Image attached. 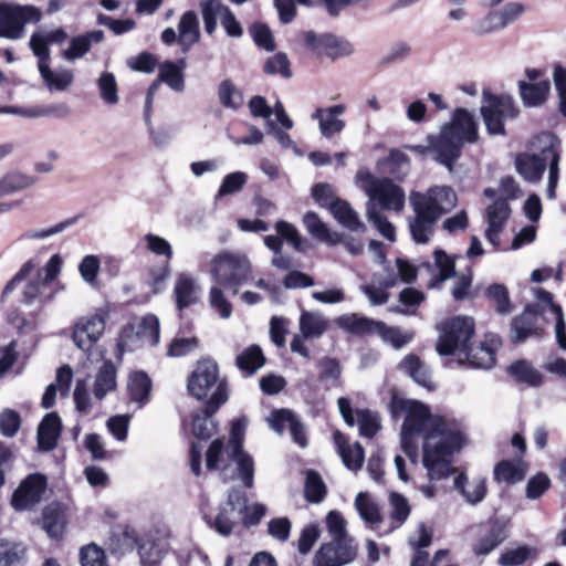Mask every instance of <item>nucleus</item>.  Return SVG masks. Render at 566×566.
<instances>
[{
    "instance_id": "1",
    "label": "nucleus",
    "mask_w": 566,
    "mask_h": 566,
    "mask_svg": "<svg viewBox=\"0 0 566 566\" xmlns=\"http://www.w3.org/2000/svg\"><path fill=\"white\" fill-rule=\"evenodd\" d=\"M394 419L403 418L400 440L412 463L422 441V464L430 480H442L454 472L453 455L468 443L465 427L459 419L432 413L429 406L394 394L389 403Z\"/></svg>"
},
{
    "instance_id": "2",
    "label": "nucleus",
    "mask_w": 566,
    "mask_h": 566,
    "mask_svg": "<svg viewBox=\"0 0 566 566\" xmlns=\"http://www.w3.org/2000/svg\"><path fill=\"white\" fill-rule=\"evenodd\" d=\"M560 142L552 133L536 135L530 146V151L516 156L517 172L528 182H538L548 168L546 196L556 198V188L559 178Z\"/></svg>"
},
{
    "instance_id": "3",
    "label": "nucleus",
    "mask_w": 566,
    "mask_h": 566,
    "mask_svg": "<svg viewBox=\"0 0 566 566\" xmlns=\"http://www.w3.org/2000/svg\"><path fill=\"white\" fill-rule=\"evenodd\" d=\"M479 139V125L474 114L465 108H457L449 124L441 127L436 136H429L430 148L434 160L452 171L454 163L460 158L465 144H474Z\"/></svg>"
},
{
    "instance_id": "4",
    "label": "nucleus",
    "mask_w": 566,
    "mask_h": 566,
    "mask_svg": "<svg viewBox=\"0 0 566 566\" xmlns=\"http://www.w3.org/2000/svg\"><path fill=\"white\" fill-rule=\"evenodd\" d=\"M206 467L209 471H218L227 482L241 479L245 488L254 482V462L247 452L233 451L223 439L213 440L206 453Z\"/></svg>"
},
{
    "instance_id": "5",
    "label": "nucleus",
    "mask_w": 566,
    "mask_h": 566,
    "mask_svg": "<svg viewBox=\"0 0 566 566\" xmlns=\"http://www.w3.org/2000/svg\"><path fill=\"white\" fill-rule=\"evenodd\" d=\"M189 394L198 400L209 397L208 410L217 411L229 398L227 380L219 376L218 364L212 359L198 361L187 385Z\"/></svg>"
},
{
    "instance_id": "6",
    "label": "nucleus",
    "mask_w": 566,
    "mask_h": 566,
    "mask_svg": "<svg viewBox=\"0 0 566 566\" xmlns=\"http://www.w3.org/2000/svg\"><path fill=\"white\" fill-rule=\"evenodd\" d=\"M356 182L368 196L369 208L399 212L405 206V191L388 178H377L367 169H359Z\"/></svg>"
},
{
    "instance_id": "7",
    "label": "nucleus",
    "mask_w": 566,
    "mask_h": 566,
    "mask_svg": "<svg viewBox=\"0 0 566 566\" xmlns=\"http://www.w3.org/2000/svg\"><path fill=\"white\" fill-rule=\"evenodd\" d=\"M252 263L245 254L221 252L211 260V276L218 285L232 290L233 294L252 279Z\"/></svg>"
},
{
    "instance_id": "8",
    "label": "nucleus",
    "mask_w": 566,
    "mask_h": 566,
    "mask_svg": "<svg viewBox=\"0 0 566 566\" xmlns=\"http://www.w3.org/2000/svg\"><path fill=\"white\" fill-rule=\"evenodd\" d=\"M247 496L241 490L232 489L227 501L219 506L218 513L212 514L205 507L201 509L202 518L207 525L221 536H229L233 528L242 520L247 509Z\"/></svg>"
},
{
    "instance_id": "9",
    "label": "nucleus",
    "mask_w": 566,
    "mask_h": 566,
    "mask_svg": "<svg viewBox=\"0 0 566 566\" xmlns=\"http://www.w3.org/2000/svg\"><path fill=\"white\" fill-rule=\"evenodd\" d=\"M483 104L480 108L486 130L490 135H504V122L517 116L518 109L509 95H494L483 91Z\"/></svg>"
},
{
    "instance_id": "10",
    "label": "nucleus",
    "mask_w": 566,
    "mask_h": 566,
    "mask_svg": "<svg viewBox=\"0 0 566 566\" xmlns=\"http://www.w3.org/2000/svg\"><path fill=\"white\" fill-rule=\"evenodd\" d=\"M409 200L412 209L439 220L457 206L458 197L449 186H432L426 192L412 191Z\"/></svg>"
},
{
    "instance_id": "11",
    "label": "nucleus",
    "mask_w": 566,
    "mask_h": 566,
    "mask_svg": "<svg viewBox=\"0 0 566 566\" xmlns=\"http://www.w3.org/2000/svg\"><path fill=\"white\" fill-rule=\"evenodd\" d=\"M40 19L41 11L33 6L0 2V38L19 40L25 33V24Z\"/></svg>"
},
{
    "instance_id": "12",
    "label": "nucleus",
    "mask_w": 566,
    "mask_h": 566,
    "mask_svg": "<svg viewBox=\"0 0 566 566\" xmlns=\"http://www.w3.org/2000/svg\"><path fill=\"white\" fill-rule=\"evenodd\" d=\"M474 334V321L469 316H455L446 322L437 343L440 355L448 356L467 349Z\"/></svg>"
},
{
    "instance_id": "13",
    "label": "nucleus",
    "mask_w": 566,
    "mask_h": 566,
    "mask_svg": "<svg viewBox=\"0 0 566 566\" xmlns=\"http://www.w3.org/2000/svg\"><path fill=\"white\" fill-rule=\"evenodd\" d=\"M200 10L205 31L212 35L218 27V19L228 36L239 39L243 35V28L232 10L221 0H201Z\"/></svg>"
},
{
    "instance_id": "14",
    "label": "nucleus",
    "mask_w": 566,
    "mask_h": 566,
    "mask_svg": "<svg viewBox=\"0 0 566 566\" xmlns=\"http://www.w3.org/2000/svg\"><path fill=\"white\" fill-rule=\"evenodd\" d=\"M48 486L46 476L41 473L29 474L21 481L12 494L11 506L15 511H29L39 504Z\"/></svg>"
},
{
    "instance_id": "15",
    "label": "nucleus",
    "mask_w": 566,
    "mask_h": 566,
    "mask_svg": "<svg viewBox=\"0 0 566 566\" xmlns=\"http://www.w3.org/2000/svg\"><path fill=\"white\" fill-rule=\"evenodd\" d=\"M303 38L305 45L310 50L318 55H326L332 60L349 56L354 53V46L350 42L329 33L317 35L313 31H306Z\"/></svg>"
},
{
    "instance_id": "16",
    "label": "nucleus",
    "mask_w": 566,
    "mask_h": 566,
    "mask_svg": "<svg viewBox=\"0 0 566 566\" xmlns=\"http://www.w3.org/2000/svg\"><path fill=\"white\" fill-rule=\"evenodd\" d=\"M106 317L102 311L80 318L74 325L72 338L83 352H88L105 331Z\"/></svg>"
},
{
    "instance_id": "17",
    "label": "nucleus",
    "mask_w": 566,
    "mask_h": 566,
    "mask_svg": "<svg viewBox=\"0 0 566 566\" xmlns=\"http://www.w3.org/2000/svg\"><path fill=\"white\" fill-rule=\"evenodd\" d=\"M356 546L353 541H343L323 544L315 554V566H343L356 557Z\"/></svg>"
},
{
    "instance_id": "18",
    "label": "nucleus",
    "mask_w": 566,
    "mask_h": 566,
    "mask_svg": "<svg viewBox=\"0 0 566 566\" xmlns=\"http://www.w3.org/2000/svg\"><path fill=\"white\" fill-rule=\"evenodd\" d=\"M501 338L495 334H486L483 343L471 346L467 345L465 350L459 355H464L469 365L474 368L489 369L495 364V353L501 347Z\"/></svg>"
},
{
    "instance_id": "19",
    "label": "nucleus",
    "mask_w": 566,
    "mask_h": 566,
    "mask_svg": "<svg viewBox=\"0 0 566 566\" xmlns=\"http://www.w3.org/2000/svg\"><path fill=\"white\" fill-rule=\"evenodd\" d=\"M511 216V207L506 200L502 198L495 199L485 209V220L488 228L485 230L486 240L497 248L501 244V233Z\"/></svg>"
},
{
    "instance_id": "20",
    "label": "nucleus",
    "mask_w": 566,
    "mask_h": 566,
    "mask_svg": "<svg viewBox=\"0 0 566 566\" xmlns=\"http://www.w3.org/2000/svg\"><path fill=\"white\" fill-rule=\"evenodd\" d=\"M397 282V274L392 270L385 269L381 273H374L371 282L360 285L359 290L371 306H380L389 301L388 290L396 286Z\"/></svg>"
},
{
    "instance_id": "21",
    "label": "nucleus",
    "mask_w": 566,
    "mask_h": 566,
    "mask_svg": "<svg viewBox=\"0 0 566 566\" xmlns=\"http://www.w3.org/2000/svg\"><path fill=\"white\" fill-rule=\"evenodd\" d=\"M347 107L345 104H336L328 107H317L311 115V118L317 122L318 130L324 138H332L334 135L340 134L346 123L339 118Z\"/></svg>"
},
{
    "instance_id": "22",
    "label": "nucleus",
    "mask_w": 566,
    "mask_h": 566,
    "mask_svg": "<svg viewBox=\"0 0 566 566\" xmlns=\"http://www.w3.org/2000/svg\"><path fill=\"white\" fill-rule=\"evenodd\" d=\"M433 265L429 261H424L420 264L419 269H426L430 273L436 269L438 274L432 275L428 286L430 289H439L444 281L455 276V261L441 249L433 251Z\"/></svg>"
},
{
    "instance_id": "23",
    "label": "nucleus",
    "mask_w": 566,
    "mask_h": 566,
    "mask_svg": "<svg viewBox=\"0 0 566 566\" xmlns=\"http://www.w3.org/2000/svg\"><path fill=\"white\" fill-rule=\"evenodd\" d=\"M538 310L535 305H528L523 313L512 321L511 339L513 343H522L537 334Z\"/></svg>"
},
{
    "instance_id": "24",
    "label": "nucleus",
    "mask_w": 566,
    "mask_h": 566,
    "mask_svg": "<svg viewBox=\"0 0 566 566\" xmlns=\"http://www.w3.org/2000/svg\"><path fill=\"white\" fill-rule=\"evenodd\" d=\"M174 296L179 311L195 304L199 298V286L195 276L188 272L179 273L175 281Z\"/></svg>"
},
{
    "instance_id": "25",
    "label": "nucleus",
    "mask_w": 566,
    "mask_h": 566,
    "mask_svg": "<svg viewBox=\"0 0 566 566\" xmlns=\"http://www.w3.org/2000/svg\"><path fill=\"white\" fill-rule=\"evenodd\" d=\"M453 486L470 505L481 503L488 492L486 480L484 478H476L469 481L464 473H460L454 478Z\"/></svg>"
},
{
    "instance_id": "26",
    "label": "nucleus",
    "mask_w": 566,
    "mask_h": 566,
    "mask_svg": "<svg viewBox=\"0 0 566 566\" xmlns=\"http://www.w3.org/2000/svg\"><path fill=\"white\" fill-rule=\"evenodd\" d=\"M116 367L112 360H105L98 368L94 382L93 395L96 400L102 401L109 392L115 391L117 387Z\"/></svg>"
},
{
    "instance_id": "27",
    "label": "nucleus",
    "mask_w": 566,
    "mask_h": 566,
    "mask_svg": "<svg viewBox=\"0 0 566 566\" xmlns=\"http://www.w3.org/2000/svg\"><path fill=\"white\" fill-rule=\"evenodd\" d=\"M103 39L104 32L101 30L74 36L71 39L69 48L61 52V56L69 62L78 60L90 51L93 43H99Z\"/></svg>"
},
{
    "instance_id": "28",
    "label": "nucleus",
    "mask_w": 566,
    "mask_h": 566,
    "mask_svg": "<svg viewBox=\"0 0 566 566\" xmlns=\"http://www.w3.org/2000/svg\"><path fill=\"white\" fill-rule=\"evenodd\" d=\"M61 419L55 412L48 413L38 428V443L43 451H51L56 447L61 431Z\"/></svg>"
},
{
    "instance_id": "29",
    "label": "nucleus",
    "mask_w": 566,
    "mask_h": 566,
    "mask_svg": "<svg viewBox=\"0 0 566 566\" xmlns=\"http://www.w3.org/2000/svg\"><path fill=\"white\" fill-rule=\"evenodd\" d=\"M509 536L507 524L499 518L489 523L488 533L476 543L474 552L476 555H488Z\"/></svg>"
},
{
    "instance_id": "30",
    "label": "nucleus",
    "mask_w": 566,
    "mask_h": 566,
    "mask_svg": "<svg viewBox=\"0 0 566 566\" xmlns=\"http://www.w3.org/2000/svg\"><path fill=\"white\" fill-rule=\"evenodd\" d=\"M334 441L344 465L353 471L359 470L364 462L361 444L359 442H355L353 446L348 444L346 437L340 432H335Z\"/></svg>"
},
{
    "instance_id": "31",
    "label": "nucleus",
    "mask_w": 566,
    "mask_h": 566,
    "mask_svg": "<svg viewBox=\"0 0 566 566\" xmlns=\"http://www.w3.org/2000/svg\"><path fill=\"white\" fill-rule=\"evenodd\" d=\"M355 509L364 521V523L371 530L376 531L382 522V516L378 503L371 497L369 493L359 492L355 499Z\"/></svg>"
},
{
    "instance_id": "32",
    "label": "nucleus",
    "mask_w": 566,
    "mask_h": 566,
    "mask_svg": "<svg viewBox=\"0 0 566 566\" xmlns=\"http://www.w3.org/2000/svg\"><path fill=\"white\" fill-rule=\"evenodd\" d=\"M178 43L182 52H187L200 39L199 21L193 11L185 12L178 24Z\"/></svg>"
},
{
    "instance_id": "33",
    "label": "nucleus",
    "mask_w": 566,
    "mask_h": 566,
    "mask_svg": "<svg viewBox=\"0 0 566 566\" xmlns=\"http://www.w3.org/2000/svg\"><path fill=\"white\" fill-rule=\"evenodd\" d=\"M412 210L415 216L409 220L412 240L418 244H426L433 235L434 224L438 220L418 209Z\"/></svg>"
},
{
    "instance_id": "34",
    "label": "nucleus",
    "mask_w": 566,
    "mask_h": 566,
    "mask_svg": "<svg viewBox=\"0 0 566 566\" xmlns=\"http://www.w3.org/2000/svg\"><path fill=\"white\" fill-rule=\"evenodd\" d=\"M518 87L524 105L535 107L542 105L546 101L551 91V83L547 78L535 83L520 81Z\"/></svg>"
},
{
    "instance_id": "35",
    "label": "nucleus",
    "mask_w": 566,
    "mask_h": 566,
    "mask_svg": "<svg viewBox=\"0 0 566 566\" xmlns=\"http://www.w3.org/2000/svg\"><path fill=\"white\" fill-rule=\"evenodd\" d=\"M328 321L319 312L303 311L298 319V328L306 339L319 338L327 329Z\"/></svg>"
},
{
    "instance_id": "36",
    "label": "nucleus",
    "mask_w": 566,
    "mask_h": 566,
    "mask_svg": "<svg viewBox=\"0 0 566 566\" xmlns=\"http://www.w3.org/2000/svg\"><path fill=\"white\" fill-rule=\"evenodd\" d=\"M334 218L346 229L353 232H364L366 227L352 206L342 199H336L329 209Z\"/></svg>"
},
{
    "instance_id": "37",
    "label": "nucleus",
    "mask_w": 566,
    "mask_h": 566,
    "mask_svg": "<svg viewBox=\"0 0 566 566\" xmlns=\"http://www.w3.org/2000/svg\"><path fill=\"white\" fill-rule=\"evenodd\" d=\"M379 321H374L359 314H344L336 318L337 326L356 335L375 334Z\"/></svg>"
},
{
    "instance_id": "38",
    "label": "nucleus",
    "mask_w": 566,
    "mask_h": 566,
    "mask_svg": "<svg viewBox=\"0 0 566 566\" xmlns=\"http://www.w3.org/2000/svg\"><path fill=\"white\" fill-rule=\"evenodd\" d=\"M303 224L307 232L315 239L325 242L329 245H335L340 243L342 235L336 232H331L327 224L324 223L318 216L308 211L305 213L303 218Z\"/></svg>"
},
{
    "instance_id": "39",
    "label": "nucleus",
    "mask_w": 566,
    "mask_h": 566,
    "mask_svg": "<svg viewBox=\"0 0 566 566\" xmlns=\"http://www.w3.org/2000/svg\"><path fill=\"white\" fill-rule=\"evenodd\" d=\"M399 369L412 378L419 386L427 389L433 388L429 368L416 355H407L399 363Z\"/></svg>"
},
{
    "instance_id": "40",
    "label": "nucleus",
    "mask_w": 566,
    "mask_h": 566,
    "mask_svg": "<svg viewBox=\"0 0 566 566\" xmlns=\"http://www.w3.org/2000/svg\"><path fill=\"white\" fill-rule=\"evenodd\" d=\"M137 542V533L134 528L117 526L109 536V548L113 554L122 556L134 551Z\"/></svg>"
},
{
    "instance_id": "41",
    "label": "nucleus",
    "mask_w": 566,
    "mask_h": 566,
    "mask_svg": "<svg viewBox=\"0 0 566 566\" xmlns=\"http://www.w3.org/2000/svg\"><path fill=\"white\" fill-rule=\"evenodd\" d=\"M151 381L147 374L135 371L130 374L127 384V390L130 400L138 405V408L146 405L150 397Z\"/></svg>"
},
{
    "instance_id": "42",
    "label": "nucleus",
    "mask_w": 566,
    "mask_h": 566,
    "mask_svg": "<svg viewBox=\"0 0 566 566\" xmlns=\"http://www.w3.org/2000/svg\"><path fill=\"white\" fill-rule=\"evenodd\" d=\"M39 72L50 92H64L74 80L73 72L67 69L52 70L49 65L42 66Z\"/></svg>"
},
{
    "instance_id": "43",
    "label": "nucleus",
    "mask_w": 566,
    "mask_h": 566,
    "mask_svg": "<svg viewBox=\"0 0 566 566\" xmlns=\"http://www.w3.org/2000/svg\"><path fill=\"white\" fill-rule=\"evenodd\" d=\"M493 474L499 483L515 484L525 478L526 470L521 460H503L494 467Z\"/></svg>"
},
{
    "instance_id": "44",
    "label": "nucleus",
    "mask_w": 566,
    "mask_h": 566,
    "mask_svg": "<svg viewBox=\"0 0 566 566\" xmlns=\"http://www.w3.org/2000/svg\"><path fill=\"white\" fill-rule=\"evenodd\" d=\"M265 363L262 349L251 345L237 356L235 365L247 376L255 374Z\"/></svg>"
},
{
    "instance_id": "45",
    "label": "nucleus",
    "mask_w": 566,
    "mask_h": 566,
    "mask_svg": "<svg viewBox=\"0 0 566 566\" xmlns=\"http://www.w3.org/2000/svg\"><path fill=\"white\" fill-rule=\"evenodd\" d=\"M133 322L143 346H156L159 343L160 332L157 316L147 315L143 318H136Z\"/></svg>"
},
{
    "instance_id": "46",
    "label": "nucleus",
    "mask_w": 566,
    "mask_h": 566,
    "mask_svg": "<svg viewBox=\"0 0 566 566\" xmlns=\"http://www.w3.org/2000/svg\"><path fill=\"white\" fill-rule=\"evenodd\" d=\"M218 98L220 104L228 109L237 111L244 103L241 90L231 81L223 80L218 86Z\"/></svg>"
},
{
    "instance_id": "47",
    "label": "nucleus",
    "mask_w": 566,
    "mask_h": 566,
    "mask_svg": "<svg viewBox=\"0 0 566 566\" xmlns=\"http://www.w3.org/2000/svg\"><path fill=\"white\" fill-rule=\"evenodd\" d=\"M509 373L517 381L532 387H538L543 382V375L526 360H517L510 365Z\"/></svg>"
},
{
    "instance_id": "48",
    "label": "nucleus",
    "mask_w": 566,
    "mask_h": 566,
    "mask_svg": "<svg viewBox=\"0 0 566 566\" xmlns=\"http://www.w3.org/2000/svg\"><path fill=\"white\" fill-rule=\"evenodd\" d=\"M216 412L208 410L206 406L200 412L193 413L191 431L196 438L207 440L214 434L217 424L212 420V415Z\"/></svg>"
},
{
    "instance_id": "49",
    "label": "nucleus",
    "mask_w": 566,
    "mask_h": 566,
    "mask_svg": "<svg viewBox=\"0 0 566 566\" xmlns=\"http://www.w3.org/2000/svg\"><path fill=\"white\" fill-rule=\"evenodd\" d=\"M375 334L379 335L384 342L390 344L396 349L406 346L413 338L412 332H407L399 327L387 326L380 321Z\"/></svg>"
},
{
    "instance_id": "50",
    "label": "nucleus",
    "mask_w": 566,
    "mask_h": 566,
    "mask_svg": "<svg viewBox=\"0 0 566 566\" xmlns=\"http://www.w3.org/2000/svg\"><path fill=\"white\" fill-rule=\"evenodd\" d=\"M179 63L181 66H178L172 62H165L159 70V77L161 81L176 92H182L185 88L182 67L186 62L185 60H180Z\"/></svg>"
},
{
    "instance_id": "51",
    "label": "nucleus",
    "mask_w": 566,
    "mask_h": 566,
    "mask_svg": "<svg viewBox=\"0 0 566 566\" xmlns=\"http://www.w3.org/2000/svg\"><path fill=\"white\" fill-rule=\"evenodd\" d=\"M536 294L541 301L549 303L551 310L556 316L555 334H556L557 343L562 349L566 350V333H565L566 325H565L562 307L559 305H556L553 303V295L549 292H547L543 289H538L536 291Z\"/></svg>"
},
{
    "instance_id": "52",
    "label": "nucleus",
    "mask_w": 566,
    "mask_h": 566,
    "mask_svg": "<svg viewBox=\"0 0 566 566\" xmlns=\"http://www.w3.org/2000/svg\"><path fill=\"white\" fill-rule=\"evenodd\" d=\"M35 182L34 177L20 172L8 174L0 180V197L27 189Z\"/></svg>"
},
{
    "instance_id": "53",
    "label": "nucleus",
    "mask_w": 566,
    "mask_h": 566,
    "mask_svg": "<svg viewBox=\"0 0 566 566\" xmlns=\"http://www.w3.org/2000/svg\"><path fill=\"white\" fill-rule=\"evenodd\" d=\"M535 554L536 549L527 545L506 548L500 554L497 564L500 566H521Z\"/></svg>"
},
{
    "instance_id": "54",
    "label": "nucleus",
    "mask_w": 566,
    "mask_h": 566,
    "mask_svg": "<svg viewBox=\"0 0 566 566\" xmlns=\"http://www.w3.org/2000/svg\"><path fill=\"white\" fill-rule=\"evenodd\" d=\"M143 566H155L165 556L167 548L164 542L144 541L138 546Z\"/></svg>"
},
{
    "instance_id": "55",
    "label": "nucleus",
    "mask_w": 566,
    "mask_h": 566,
    "mask_svg": "<svg viewBox=\"0 0 566 566\" xmlns=\"http://www.w3.org/2000/svg\"><path fill=\"white\" fill-rule=\"evenodd\" d=\"M389 504L392 528L400 527L409 517L411 511L409 502L401 494L392 492L389 495Z\"/></svg>"
},
{
    "instance_id": "56",
    "label": "nucleus",
    "mask_w": 566,
    "mask_h": 566,
    "mask_svg": "<svg viewBox=\"0 0 566 566\" xmlns=\"http://www.w3.org/2000/svg\"><path fill=\"white\" fill-rule=\"evenodd\" d=\"M356 416L361 437L373 438L380 430V418L377 412L359 409L356 411Z\"/></svg>"
},
{
    "instance_id": "57",
    "label": "nucleus",
    "mask_w": 566,
    "mask_h": 566,
    "mask_svg": "<svg viewBox=\"0 0 566 566\" xmlns=\"http://www.w3.org/2000/svg\"><path fill=\"white\" fill-rule=\"evenodd\" d=\"M101 98L107 105H115L119 101L117 83L113 73L103 72L97 80Z\"/></svg>"
},
{
    "instance_id": "58",
    "label": "nucleus",
    "mask_w": 566,
    "mask_h": 566,
    "mask_svg": "<svg viewBox=\"0 0 566 566\" xmlns=\"http://www.w3.org/2000/svg\"><path fill=\"white\" fill-rule=\"evenodd\" d=\"M25 549L22 545L0 541V566H20Z\"/></svg>"
},
{
    "instance_id": "59",
    "label": "nucleus",
    "mask_w": 566,
    "mask_h": 566,
    "mask_svg": "<svg viewBox=\"0 0 566 566\" xmlns=\"http://www.w3.org/2000/svg\"><path fill=\"white\" fill-rule=\"evenodd\" d=\"M485 295L494 303L497 313L509 314L512 311L509 291L503 284H491L486 289Z\"/></svg>"
},
{
    "instance_id": "60",
    "label": "nucleus",
    "mask_w": 566,
    "mask_h": 566,
    "mask_svg": "<svg viewBox=\"0 0 566 566\" xmlns=\"http://www.w3.org/2000/svg\"><path fill=\"white\" fill-rule=\"evenodd\" d=\"M305 497L312 503H319L326 495V486L318 473L307 471L305 482Z\"/></svg>"
},
{
    "instance_id": "61",
    "label": "nucleus",
    "mask_w": 566,
    "mask_h": 566,
    "mask_svg": "<svg viewBox=\"0 0 566 566\" xmlns=\"http://www.w3.org/2000/svg\"><path fill=\"white\" fill-rule=\"evenodd\" d=\"M248 181V175L243 171L231 172L222 179L217 198L239 192Z\"/></svg>"
},
{
    "instance_id": "62",
    "label": "nucleus",
    "mask_w": 566,
    "mask_h": 566,
    "mask_svg": "<svg viewBox=\"0 0 566 566\" xmlns=\"http://www.w3.org/2000/svg\"><path fill=\"white\" fill-rule=\"evenodd\" d=\"M209 304L223 319H228L232 315V305L227 300L220 286H211L209 291Z\"/></svg>"
},
{
    "instance_id": "63",
    "label": "nucleus",
    "mask_w": 566,
    "mask_h": 566,
    "mask_svg": "<svg viewBox=\"0 0 566 566\" xmlns=\"http://www.w3.org/2000/svg\"><path fill=\"white\" fill-rule=\"evenodd\" d=\"M505 29L497 10H491L485 17L474 23L473 32L485 35Z\"/></svg>"
},
{
    "instance_id": "64",
    "label": "nucleus",
    "mask_w": 566,
    "mask_h": 566,
    "mask_svg": "<svg viewBox=\"0 0 566 566\" xmlns=\"http://www.w3.org/2000/svg\"><path fill=\"white\" fill-rule=\"evenodd\" d=\"M82 566H108L105 552L96 544H88L80 552Z\"/></svg>"
}]
</instances>
